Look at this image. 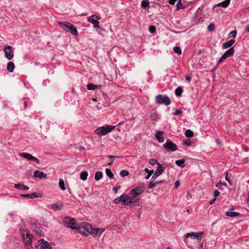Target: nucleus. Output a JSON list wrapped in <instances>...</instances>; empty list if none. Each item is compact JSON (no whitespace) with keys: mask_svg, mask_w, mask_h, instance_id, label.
<instances>
[{"mask_svg":"<svg viewBox=\"0 0 249 249\" xmlns=\"http://www.w3.org/2000/svg\"><path fill=\"white\" fill-rule=\"evenodd\" d=\"M59 25L64 31L69 32L74 36L78 35L76 28L70 22L68 21H60L59 22Z\"/></svg>","mask_w":249,"mask_h":249,"instance_id":"f257e3e1","label":"nucleus"},{"mask_svg":"<svg viewBox=\"0 0 249 249\" xmlns=\"http://www.w3.org/2000/svg\"><path fill=\"white\" fill-rule=\"evenodd\" d=\"M116 127L114 125H106L105 126H102L97 128L95 131V133L99 136H104L111 132Z\"/></svg>","mask_w":249,"mask_h":249,"instance_id":"f03ea898","label":"nucleus"},{"mask_svg":"<svg viewBox=\"0 0 249 249\" xmlns=\"http://www.w3.org/2000/svg\"><path fill=\"white\" fill-rule=\"evenodd\" d=\"M63 223L65 227L72 229H78V225L75 222L74 218L70 217H66L63 220Z\"/></svg>","mask_w":249,"mask_h":249,"instance_id":"7ed1b4c3","label":"nucleus"},{"mask_svg":"<svg viewBox=\"0 0 249 249\" xmlns=\"http://www.w3.org/2000/svg\"><path fill=\"white\" fill-rule=\"evenodd\" d=\"M114 202L117 204L121 203L124 205H128L132 203L130 200V197L126 194H123L120 197L116 198L114 199Z\"/></svg>","mask_w":249,"mask_h":249,"instance_id":"20e7f679","label":"nucleus"},{"mask_svg":"<svg viewBox=\"0 0 249 249\" xmlns=\"http://www.w3.org/2000/svg\"><path fill=\"white\" fill-rule=\"evenodd\" d=\"M156 102L158 104H164L166 106L171 104L169 98L167 96H163L161 94H159L156 96Z\"/></svg>","mask_w":249,"mask_h":249,"instance_id":"39448f33","label":"nucleus"},{"mask_svg":"<svg viewBox=\"0 0 249 249\" xmlns=\"http://www.w3.org/2000/svg\"><path fill=\"white\" fill-rule=\"evenodd\" d=\"M204 235L203 232H191L187 233L185 237L186 238L190 237L192 239H196L197 241H200L202 238V237Z\"/></svg>","mask_w":249,"mask_h":249,"instance_id":"423d86ee","label":"nucleus"},{"mask_svg":"<svg viewBox=\"0 0 249 249\" xmlns=\"http://www.w3.org/2000/svg\"><path fill=\"white\" fill-rule=\"evenodd\" d=\"M5 57L8 60H11L14 57V50L10 46L7 45L3 49Z\"/></svg>","mask_w":249,"mask_h":249,"instance_id":"0eeeda50","label":"nucleus"},{"mask_svg":"<svg viewBox=\"0 0 249 249\" xmlns=\"http://www.w3.org/2000/svg\"><path fill=\"white\" fill-rule=\"evenodd\" d=\"M20 231L21 232V234L22 236V238L24 242L29 245L31 244L32 240H31V235L30 234L28 231L26 230H20Z\"/></svg>","mask_w":249,"mask_h":249,"instance_id":"6e6552de","label":"nucleus"},{"mask_svg":"<svg viewBox=\"0 0 249 249\" xmlns=\"http://www.w3.org/2000/svg\"><path fill=\"white\" fill-rule=\"evenodd\" d=\"M163 146L168 151H175L178 148L177 145L169 140L166 141L164 144Z\"/></svg>","mask_w":249,"mask_h":249,"instance_id":"1a4fd4ad","label":"nucleus"},{"mask_svg":"<svg viewBox=\"0 0 249 249\" xmlns=\"http://www.w3.org/2000/svg\"><path fill=\"white\" fill-rule=\"evenodd\" d=\"M36 249H52V247L48 242L41 239L38 241V244L36 245Z\"/></svg>","mask_w":249,"mask_h":249,"instance_id":"9d476101","label":"nucleus"},{"mask_svg":"<svg viewBox=\"0 0 249 249\" xmlns=\"http://www.w3.org/2000/svg\"><path fill=\"white\" fill-rule=\"evenodd\" d=\"M144 192V189L142 187L139 186L135 188L132 189L130 191V195L133 197H136L142 194Z\"/></svg>","mask_w":249,"mask_h":249,"instance_id":"9b49d317","label":"nucleus"},{"mask_svg":"<svg viewBox=\"0 0 249 249\" xmlns=\"http://www.w3.org/2000/svg\"><path fill=\"white\" fill-rule=\"evenodd\" d=\"M18 155L20 157H23L29 160L35 161L37 163H39V160L37 158H36V157L32 156V155H31L29 153H25V152L19 153L18 154Z\"/></svg>","mask_w":249,"mask_h":249,"instance_id":"f8f14e48","label":"nucleus"},{"mask_svg":"<svg viewBox=\"0 0 249 249\" xmlns=\"http://www.w3.org/2000/svg\"><path fill=\"white\" fill-rule=\"evenodd\" d=\"M98 17L96 15H92L88 18V21L93 24L94 27L100 29L101 28V27L99 25V23L98 22Z\"/></svg>","mask_w":249,"mask_h":249,"instance_id":"ddd939ff","label":"nucleus"},{"mask_svg":"<svg viewBox=\"0 0 249 249\" xmlns=\"http://www.w3.org/2000/svg\"><path fill=\"white\" fill-rule=\"evenodd\" d=\"M158 168H157L155 173L154 174V175L152 177V179H153V180L156 179L163 172V166L160 163H158Z\"/></svg>","mask_w":249,"mask_h":249,"instance_id":"4468645a","label":"nucleus"},{"mask_svg":"<svg viewBox=\"0 0 249 249\" xmlns=\"http://www.w3.org/2000/svg\"><path fill=\"white\" fill-rule=\"evenodd\" d=\"M105 231V229L103 228H93L90 234L93 236H100Z\"/></svg>","mask_w":249,"mask_h":249,"instance_id":"2eb2a0df","label":"nucleus"},{"mask_svg":"<svg viewBox=\"0 0 249 249\" xmlns=\"http://www.w3.org/2000/svg\"><path fill=\"white\" fill-rule=\"evenodd\" d=\"M164 134L162 131H157L156 133V138L160 142H162L164 141V138L162 135Z\"/></svg>","mask_w":249,"mask_h":249,"instance_id":"dca6fc26","label":"nucleus"},{"mask_svg":"<svg viewBox=\"0 0 249 249\" xmlns=\"http://www.w3.org/2000/svg\"><path fill=\"white\" fill-rule=\"evenodd\" d=\"M34 176L35 178H38L40 179L46 178H47V175L45 174L38 170L35 171Z\"/></svg>","mask_w":249,"mask_h":249,"instance_id":"f3484780","label":"nucleus"},{"mask_svg":"<svg viewBox=\"0 0 249 249\" xmlns=\"http://www.w3.org/2000/svg\"><path fill=\"white\" fill-rule=\"evenodd\" d=\"M231 0H225L221 2L218 3L216 5L214 6L213 9L216 7H222L223 8H226L228 6L230 3Z\"/></svg>","mask_w":249,"mask_h":249,"instance_id":"a211bd4d","label":"nucleus"},{"mask_svg":"<svg viewBox=\"0 0 249 249\" xmlns=\"http://www.w3.org/2000/svg\"><path fill=\"white\" fill-rule=\"evenodd\" d=\"M20 196L23 197H26L28 198H34L38 197V194L36 192H34L31 194H22L20 195Z\"/></svg>","mask_w":249,"mask_h":249,"instance_id":"6ab92c4d","label":"nucleus"},{"mask_svg":"<svg viewBox=\"0 0 249 249\" xmlns=\"http://www.w3.org/2000/svg\"><path fill=\"white\" fill-rule=\"evenodd\" d=\"M82 228L83 229H85L87 232L89 233L90 234L93 229V228L90 224L86 223L83 224V226Z\"/></svg>","mask_w":249,"mask_h":249,"instance_id":"aec40b11","label":"nucleus"},{"mask_svg":"<svg viewBox=\"0 0 249 249\" xmlns=\"http://www.w3.org/2000/svg\"><path fill=\"white\" fill-rule=\"evenodd\" d=\"M235 42V40L231 39L229 41L226 42L224 43L222 45V47L223 49H227L230 47H231Z\"/></svg>","mask_w":249,"mask_h":249,"instance_id":"412c9836","label":"nucleus"},{"mask_svg":"<svg viewBox=\"0 0 249 249\" xmlns=\"http://www.w3.org/2000/svg\"><path fill=\"white\" fill-rule=\"evenodd\" d=\"M234 53V49L233 47H231L228 50L226 51L223 55L226 57V58L232 55Z\"/></svg>","mask_w":249,"mask_h":249,"instance_id":"4be33fe9","label":"nucleus"},{"mask_svg":"<svg viewBox=\"0 0 249 249\" xmlns=\"http://www.w3.org/2000/svg\"><path fill=\"white\" fill-rule=\"evenodd\" d=\"M14 63L11 61L9 62L7 64V70L10 72H12L14 71Z\"/></svg>","mask_w":249,"mask_h":249,"instance_id":"5701e85b","label":"nucleus"},{"mask_svg":"<svg viewBox=\"0 0 249 249\" xmlns=\"http://www.w3.org/2000/svg\"><path fill=\"white\" fill-rule=\"evenodd\" d=\"M14 187L16 189L22 190H28L29 189V187L27 186H25L22 184H15L14 185Z\"/></svg>","mask_w":249,"mask_h":249,"instance_id":"b1692460","label":"nucleus"},{"mask_svg":"<svg viewBox=\"0 0 249 249\" xmlns=\"http://www.w3.org/2000/svg\"><path fill=\"white\" fill-rule=\"evenodd\" d=\"M226 214L229 217H235L238 216L240 213L236 212H227Z\"/></svg>","mask_w":249,"mask_h":249,"instance_id":"393cba45","label":"nucleus"},{"mask_svg":"<svg viewBox=\"0 0 249 249\" xmlns=\"http://www.w3.org/2000/svg\"><path fill=\"white\" fill-rule=\"evenodd\" d=\"M88 173L87 172H82L80 175V178L82 180H86L87 179Z\"/></svg>","mask_w":249,"mask_h":249,"instance_id":"a878e982","label":"nucleus"},{"mask_svg":"<svg viewBox=\"0 0 249 249\" xmlns=\"http://www.w3.org/2000/svg\"><path fill=\"white\" fill-rule=\"evenodd\" d=\"M176 164L180 167H184L185 166V164H184V163H185V160L182 159V160H177L176 161Z\"/></svg>","mask_w":249,"mask_h":249,"instance_id":"bb28decb","label":"nucleus"},{"mask_svg":"<svg viewBox=\"0 0 249 249\" xmlns=\"http://www.w3.org/2000/svg\"><path fill=\"white\" fill-rule=\"evenodd\" d=\"M144 171L146 173H147L148 174L145 177V179H148L150 178V176L152 175V174L154 173L153 170H149L148 168H145L144 169Z\"/></svg>","mask_w":249,"mask_h":249,"instance_id":"cd10ccee","label":"nucleus"},{"mask_svg":"<svg viewBox=\"0 0 249 249\" xmlns=\"http://www.w3.org/2000/svg\"><path fill=\"white\" fill-rule=\"evenodd\" d=\"M141 5L144 9L146 8H148L149 7V2L148 0H143L142 1Z\"/></svg>","mask_w":249,"mask_h":249,"instance_id":"c85d7f7f","label":"nucleus"},{"mask_svg":"<svg viewBox=\"0 0 249 249\" xmlns=\"http://www.w3.org/2000/svg\"><path fill=\"white\" fill-rule=\"evenodd\" d=\"M59 186L62 190H66L64 181L62 178H60L59 180Z\"/></svg>","mask_w":249,"mask_h":249,"instance_id":"c756f323","label":"nucleus"},{"mask_svg":"<svg viewBox=\"0 0 249 249\" xmlns=\"http://www.w3.org/2000/svg\"><path fill=\"white\" fill-rule=\"evenodd\" d=\"M103 177V173L102 172H97L95 175V179L99 180L102 178Z\"/></svg>","mask_w":249,"mask_h":249,"instance_id":"7c9ffc66","label":"nucleus"},{"mask_svg":"<svg viewBox=\"0 0 249 249\" xmlns=\"http://www.w3.org/2000/svg\"><path fill=\"white\" fill-rule=\"evenodd\" d=\"M176 7L178 10L180 9H184L185 7L183 6L181 1L180 0H178L176 4Z\"/></svg>","mask_w":249,"mask_h":249,"instance_id":"2f4dec72","label":"nucleus"},{"mask_svg":"<svg viewBox=\"0 0 249 249\" xmlns=\"http://www.w3.org/2000/svg\"><path fill=\"white\" fill-rule=\"evenodd\" d=\"M106 173L107 176L108 177L110 178H113L114 177V174L112 173L110 169L107 168L106 169Z\"/></svg>","mask_w":249,"mask_h":249,"instance_id":"473e14b6","label":"nucleus"},{"mask_svg":"<svg viewBox=\"0 0 249 249\" xmlns=\"http://www.w3.org/2000/svg\"><path fill=\"white\" fill-rule=\"evenodd\" d=\"M182 92V89L180 87H178L175 90V94L177 96H180Z\"/></svg>","mask_w":249,"mask_h":249,"instance_id":"72a5a7b5","label":"nucleus"},{"mask_svg":"<svg viewBox=\"0 0 249 249\" xmlns=\"http://www.w3.org/2000/svg\"><path fill=\"white\" fill-rule=\"evenodd\" d=\"M185 135L188 138H191L194 136L193 132L190 129H187L185 131Z\"/></svg>","mask_w":249,"mask_h":249,"instance_id":"f704fd0d","label":"nucleus"},{"mask_svg":"<svg viewBox=\"0 0 249 249\" xmlns=\"http://www.w3.org/2000/svg\"><path fill=\"white\" fill-rule=\"evenodd\" d=\"M76 230L78 231V232L82 234L83 235H84L85 236H88V235H89V233L87 232V231H84V229L79 228V226H78V229H76Z\"/></svg>","mask_w":249,"mask_h":249,"instance_id":"c9c22d12","label":"nucleus"},{"mask_svg":"<svg viewBox=\"0 0 249 249\" xmlns=\"http://www.w3.org/2000/svg\"><path fill=\"white\" fill-rule=\"evenodd\" d=\"M98 85H93L92 84H89L87 85V87L89 90H94L96 88H97Z\"/></svg>","mask_w":249,"mask_h":249,"instance_id":"e433bc0d","label":"nucleus"},{"mask_svg":"<svg viewBox=\"0 0 249 249\" xmlns=\"http://www.w3.org/2000/svg\"><path fill=\"white\" fill-rule=\"evenodd\" d=\"M159 184V182H155L153 181H150L148 184V188L151 189L154 187L156 185Z\"/></svg>","mask_w":249,"mask_h":249,"instance_id":"4c0bfd02","label":"nucleus"},{"mask_svg":"<svg viewBox=\"0 0 249 249\" xmlns=\"http://www.w3.org/2000/svg\"><path fill=\"white\" fill-rule=\"evenodd\" d=\"M173 50L175 53H176L178 54H181L182 51L179 47H178V46L175 47L173 49Z\"/></svg>","mask_w":249,"mask_h":249,"instance_id":"58836bf2","label":"nucleus"},{"mask_svg":"<svg viewBox=\"0 0 249 249\" xmlns=\"http://www.w3.org/2000/svg\"><path fill=\"white\" fill-rule=\"evenodd\" d=\"M129 175V172L125 170H122L120 173V175L122 177H124Z\"/></svg>","mask_w":249,"mask_h":249,"instance_id":"ea45409f","label":"nucleus"},{"mask_svg":"<svg viewBox=\"0 0 249 249\" xmlns=\"http://www.w3.org/2000/svg\"><path fill=\"white\" fill-rule=\"evenodd\" d=\"M214 28H215V26H214V23H211L208 25V31L211 32V31H213V30H214Z\"/></svg>","mask_w":249,"mask_h":249,"instance_id":"a19ab883","label":"nucleus"},{"mask_svg":"<svg viewBox=\"0 0 249 249\" xmlns=\"http://www.w3.org/2000/svg\"><path fill=\"white\" fill-rule=\"evenodd\" d=\"M237 32L236 31H232L229 34V37H235L236 36Z\"/></svg>","mask_w":249,"mask_h":249,"instance_id":"79ce46f5","label":"nucleus"},{"mask_svg":"<svg viewBox=\"0 0 249 249\" xmlns=\"http://www.w3.org/2000/svg\"><path fill=\"white\" fill-rule=\"evenodd\" d=\"M224 175H225V179L227 181H228V182L230 183V185H231V181L230 179L228 177V172H225L224 173Z\"/></svg>","mask_w":249,"mask_h":249,"instance_id":"37998d69","label":"nucleus"},{"mask_svg":"<svg viewBox=\"0 0 249 249\" xmlns=\"http://www.w3.org/2000/svg\"><path fill=\"white\" fill-rule=\"evenodd\" d=\"M183 143L187 146H190L191 145V141L189 139H187L185 141H184Z\"/></svg>","mask_w":249,"mask_h":249,"instance_id":"c03bdc74","label":"nucleus"},{"mask_svg":"<svg viewBox=\"0 0 249 249\" xmlns=\"http://www.w3.org/2000/svg\"><path fill=\"white\" fill-rule=\"evenodd\" d=\"M156 31V28L155 26H150L149 27V31L151 33H153L155 32Z\"/></svg>","mask_w":249,"mask_h":249,"instance_id":"a18cd8bd","label":"nucleus"},{"mask_svg":"<svg viewBox=\"0 0 249 249\" xmlns=\"http://www.w3.org/2000/svg\"><path fill=\"white\" fill-rule=\"evenodd\" d=\"M225 59H226V57L224 56V55L223 54L221 56V57L220 58V59H219L218 63H217V65H218L220 63H221V62H222Z\"/></svg>","mask_w":249,"mask_h":249,"instance_id":"49530a36","label":"nucleus"},{"mask_svg":"<svg viewBox=\"0 0 249 249\" xmlns=\"http://www.w3.org/2000/svg\"><path fill=\"white\" fill-rule=\"evenodd\" d=\"M52 208L53 209L55 210L60 209V207L57 204H53L52 205Z\"/></svg>","mask_w":249,"mask_h":249,"instance_id":"de8ad7c7","label":"nucleus"},{"mask_svg":"<svg viewBox=\"0 0 249 249\" xmlns=\"http://www.w3.org/2000/svg\"><path fill=\"white\" fill-rule=\"evenodd\" d=\"M149 163L151 165H154L156 163H157V161L155 159H150L149 160Z\"/></svg>","mask_w":249,"mask_h":249,"instance_id":"09e8293b","label":"nucleus"},{"mask_svg":"<svg viewBox=\"0 0 249 249\" xmlns=\"http://www.w3.org/2000/svg\"><path fill=\"white\" fill-rule=\"evenodd\" d=\"M220 195V192L217 190H215L213 192V195L216 198L217 196H219Z\"/></svg>","mask_w":249,"mask_h":249,"instance_id":"8fccbe9b","label":"nucleus"},{"mask_svg":"<svg viewBox=\"0 0 249 249\" xmlns=\"http://www.w3.org/2000/svg\"><path fill=\"white\" fill-rule=\"evenodd\" d=\"M181 112H182V111L181 110L176 109L175 112H174L173 114L174 116H177V115H178L179 113H180Z\"/></svg>","mask_w":249,"mask_h":249,"instance_id":"3c124183","label":"nucleus"},{"mask_svg":"<svg viewBox=\"0 0 249 249\" xmlns=\"http://www.w3.org/2000/svg\"><path fill=\"white\" fill-rule=\"evenodd\" d=\"M180 185V182L179 180H177L175 182V188L176 189L178 188L179 186Z\"/></svg>","mask_w":249,"mask_h":249,"instance_id":"603ef678","label":"nucleus"},{"mask_svg":"<svg viewBox=\"0 0 249 249\" xmlns=\"http://www.w3.org/2000/svg\"><path fill=\"white\" fill-rule=\"evenodd\" d=\"M219 185H224V186H226L227 185V184L225 182H221L220 181L218 182L216 184V186L217 187H218L219 186Z\"/></svg>","mask_w":249,"mask_h":249,"instance_id":"864d4df0","label":"nucleus"},{"mask_svg":"<svg viewBox=\"0 0 249 249\" xmlns=\"http://www.w3.org/2000/svg\"><path fill=\"white\" fill-rule=\"evenodd\" d=\"M178 0H169V3L171 5H174Z\"/></svg>","mask_w":249,"mask_h":249,"instance_id":"5fc2aeb1","label":"nucleus"},{"mask_svg":"<svg viewBox=\"0 0 249 249\" xmlns=\"http://www.w3.org/2000/svg\"><path fill=\"white\" fill-rule=\"evenodd\" d=\"M215 200H216V198H214L212 200H211L209 201V204L211 205L213 204L214 203V202L215 201Z\"/></svg>","mask_w":249,"mask_h":249,"instance_id":"6e6d98bb","label":"nucleus"},{"mask_svg":"<svg viewBox=\"0 0 249 249\" xmlns=\"http://www.w3.org/2000/svg\"><path fill=\"white\" fill-rule=\"evenodd\" d=\"M108 157L109 159H112V158H119V157H120V156L109 155V156H108Z\"/></svg>","mask_w":249,"mask_h":249,"instance_id":"4d7b16f0","label":"nucleus"},{"mask_svg":"<svg viewBox=\"0 0 249 249\" xmlns=\"http://www.w3.org/2000/svg\"><path fill=\"white\" fill-rule=\"evenodd\" d=\"M113 191L115 194H117L118 192V188L116 187H114L113 188Z\"/></svg>","mask_w":249,"mask_h":249,"instance_id":"13d9d810","label":"nucleus"},{"mask_svg":"<svg viewBox=\"0 0 249 249\" xmlns=\"http://www.w3.org/2000/svg\"><path fill=\"white\" fill-rule=\"evenodd\" d=\"M185 79L187 81H190L191 80V77L189 76H186Z\"/></svg>","mask_w":249,"mask_h":249,"instance_id":"bf43d9fd","label":"nucleus"},{"mask_svg":"<svg viewBox=\"0 0 249 249\" xmlns=\"http://www.w3.org/2000/svg\"><path fill=\"white\" fill-rule=\"evenodd\" d=\"M246 31L248 33H249V25L247 26L246 27Z\"/></svg>","mask_w":249,"mask_h":249,"instance_id":"052dcab7","label":"nucleus"},{"mask_svg":"<svg viewBox=\"0 0 249 249\" xmlns=\"http://www.w3.org/2000/svg\"><path fill=\"white\" fill-rule=\"evenodd\" d=\"M114 162V160H111L108 163V165H111Z\"/></svg>","mask_w":249,"mask_h":249,"instance_id":"680f3d73","label":"nucleus"},{"mask_svg":"<svg viewBox=\"0 0 249 249\" xmlns=\"http://www.w3.org/2000/svg\"><path fill=\"white\" fill-rule=\"evenodd\" d=\"M247 203L248 206L249 207V197L247 199Z\"/></svg>","mask_w":249,"mask_h":249,"instance_id":"e2e57ef3","label":"nucleus"},{"mask_svg":"<svg viewBox=\"0 0 249 249\" xmlns=\"http://www.w3.org/2000/svg\"><path fill=\"white\" fill-rule=\"evenodd\" d=\"M163 180H160V181H156L155 182H159V184L160 183H162L163 182Z\"/></svg>","mask_w":249,"mask_h":249,"instance_id":"0e129e2a","label":"nucleus"},{"mask_svg":"<svg viewBox=\"0 0 249 249\" xmlns=\"http://www.w3.org/2000/svg\"><path fill=\"white\" fill-rule=\"evenodd\" d=\"M122 124H123V122H120V123H119L118 124V125H122Z\"/></svg>","mask_w":249,"mask_h":249,"instance_id":"69168bd1","label":"nucleus"},{"mask_svg":"<svg viewBox=\"0 0 249 249\" xmlns=\"http://www.w3.org/2000/svg\"><path fill=\"white\" fill-rule=\"evenodd\" d=\"M166 249H172L170 247H168L166 248Z\"/></svg>","mask_w":249,"mask_h":249,"instance_id":"338daca9","label":"nucleus"},{"mask_svg":"<svg viewBox=\"0 0 249 249\" xmlns=\"http://www.w3.org/2000/svg\"><path fill=\"white\" fill-rule=\"evenodd\" d=\"M234 208L232 207V208H231L230 209V210H234Z\"/></svg>","mask_w":249,"mask_h":249,"instance_id":"774afa93","label":"nucleus"}]
</instances>
